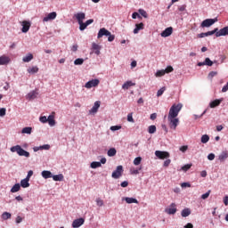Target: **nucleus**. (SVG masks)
I'll return each mask as SVG.
<instances>
[{
    "label": "nucleus",
    "mask_w": 228,
    "mask_h": 228,
    "mask_svg": "<svg viewBox=\"0 0 228 228\" xmlns=\"http://www.w3.org/2000/svg\"><path fill=\"white\" fill-rule=\"evenodd\" d=\"M125 200H126V204H138V200H136L134 198L126 197V198H125Z\"/></svg>",
    "instance_id": "28"
},
{
    "label": "nucleus",
    "mask_w": 228,
    "mask_h": 228,
    "mask_svg": "<svg viewBox=\"0 0 228 228\" xmlns=\"http://www.w3.org/2000/svg\"><path fill=\"white\" fill-rule=\"evenodd\" d=\"M140 163H142V157H136L134 159V165H135V167H138V165H140Z\"/></svg>",
    "instance_id": "43"
},
{
    "label": "nucleus",
    "mask_w": 228,
    "mask_h": 228,
    "mask_svg": "<svg viewBox=\"0 0 228 228\" xmlns=\"http://www.w3.org/2000/svg\"><path fill=\"white\" fill-rule=\"evenodd\" d=\"M90 24H94V19L87 20L86 22L82 21L79 25L80 31H85V29L88 28Z\"/></svg>",
    "instance_id": "10"
},
{
    "label": "nucleus",
    "mask_w": 228,
    "mask_h": 228,
    "mask_svg": "<svg viewBox=\"0 0 228 228\" xmlns=\"http://www.w3.org/2000/svg\"><path fill=\"white\" fill-rule=\"evenodd\" d=\"M165 213L167 215H175L177 213V205L171 203L169 207L165 209Z\"/></svg>",
    "instance_id": "5"
},
{
    "label": "nucleus",
    "mask_w": 228,
    "mask_h": 228,
    "mask_svg": "<svg viewBox=\"0 0 228 228\" xmlns=\"http://www.w3.org/2000/svg\"><path fill=\"white\" fill-rule=\"evenodd\" d=\"M119 129H122L121 126H110V131H118Z\"/></svg>",
    "instance_id": "52"
},
{
    "label": "nucleus",
    "mask_w": 228,
    "mask_h": 228,
    "mask_svg": "<svg viewBox=\"0 0 228 228\" xmlns=\"http://www.w3.org/2000/svg\"><path fill=\"white\" fill-rule=\"evenodd\" d=\"M155 156L159 158V159H168L170 153H168V151H156Z\"/></svg>",
    "instance_id": "7"
},
{
    "label": "nucleus",
    "mask_w": 228,
    "mask_h": 228,
    "mask_svg": "<svg viewBox=\"0 0 228 228\" xmlns=\"http://www.w3.org/2000/svg\"><path fill=\"white\" fill-rule=\"evenodd\" d=\"M10 61H11L10 57L6 55L0 56V65H8Z\"/></svg>",
    "instance_id": "19"
},
{
    "label": "nucleus",
    "mask_w": 228,
    "mask_h": 228,
    "mask_svg": "<svg viewBox=\"0 0 228 228\" xmlns=\"http://www.w3.org/2000/svg\"><path fill=\"white\" fill-rule=\"evenodd\" d=\"M29 28H31V23H29V21L24 20L22 22V33H28V31H29Z\"/></svg>",
    "instance_id": "17"
},
{
    "label": "nucleus",
    "mask_w": 228,
    "mask_h": 228,
    "mask_svg": "<svg viewBox=\"0 0 228 228\" xmlns=\"http://www.w3.org/2000/svg\"><path fill=\"white\" fill-rule=\"evenodd\" d=\"M148 133H150V134H154V133H156V126L151 125L148 127Z\"/></svg>",
    "instance_id": "37"
},
{
    "label": "nucleus",
    "mask_w": 228,
    "mask_h": 228,
    "mask_svg": "<svg viewBox=\"0 0 228 228\" xmlns=\"http://www.w3.org/2000/svg\"><path fill=\"white\" fill-rule=\"evenodd\" d=\"M20 186H21V188H29V180H28L26 178L21 180Z\"/></svg>",
    "instance_id": "29"
},
{
    "label": "nucleus",
    "mask_w": 228,
    "mask_h": 228,
    "mask_svg": "<svg viewBox=\"0 0 228 228\" xmlns=\"http://www.w3.org/2000/svg\"><path fill=\"white\" fill-rule=\"evenodd\" d=\"M181 186L183 188H191V184H190V183H183Z\"/></svg>",
    "instance_id": "58"
},
{
    "label": "nucleus",
    "mask_w": 228,
    "mask_h": 228,
    "mask_svg": "<svg viewBox=\"0 0 228 228\" xmlns=\"http://www.w3.org/2000/svg\"><path fill=\"white\" fill-rule=\"evenodd\" d=\"M127 121H128V122L134 123V118H133V113H129V114L127 115Z\"/></svg>",
    "instance_id": "53"
},
{
    "label": "nucleus",
    "mask_w": 228,
    "mask_h": 228,
    "mask_svg": "<svg viewBox=\"0 0 228 228\" xmlns=\"http://www.w3.org/2000/svg\"><path fill=\"white\" fill-rule=\"evenodd\" d=\"M20 183H16L11 189V192L12 193H17V191H20Z\"/></svg>",
    "instance_id": "31"
},
{
    "label": "nucleus",
    "mask_w": 228,
    "mask_h": 228,
    "mask_svg": "<svg viewBox=\"0 0 228 228\" xmlns=\"http://www.w3.org/2000/svg\"><path fill=\"white\" fill-rule=\"evenodd\" d=\"M167 120L169 122V127L175 131V129H177V126H179V118H167Z\"/></svg>",
    "instance_id": "8"
},
{
    "label": "nucleus",
    "mask_w": 228,
    "mask_h": 228,
    "mask_svg": "<svg viewBox=\"0 0 228 228\" xmlns=\"http://www.w3.org/2000/svg\"><path fill=\"white\" fill-rule=\"evenodd\" d=\"M181 215L183 218H186V216L191 215V210L190 208H184L182 210Z\"/></svg>",
    "instance_id": "27"
},
{
    "label": "nucleus",
    "mask_w": 228,
    "mask_h": 228,
    "mask_svg": "<svg viewBox=\"0 0 228 228\" xmlns=\"http://www.w3.org/2000/svg\"><path fill=\"white\" fill-rule=\"evenodd\" d=\"M83 224H85V218L80 217L78 219H75L72 223V227L73 228H77V227H81V225H83Z\"/></svg>",
    "instance_id": "13"
},
{
    "label": "nucleus",
    "mask_w": 228,
    "mask_h": 228,
    "mask_svg": "<svg viewBox=\"0 0 228 228\" xmlns=\"http://www.w3.org/2000/svg\"><path fill=\"white\" fill-rule=\"evenodd\" d=\"M179 151H181V152H185L186 151H188V145L181 146Z\"/></svg>",
    "instance_id": "56"
},
{
    "label": "nucleus",
    "mask_w": 228,
    "mask_h": 228,
    "mask_svg": "<svg viewBox=\"0 0 228 228\" xmlns=\"http://www.w3.org/2000/svg\"><path fill=\"white\" fill-rule=\"evenodd\" d=\"M39 120L42 122V124H45L47 122V117L42 116L39 118Z\"/></svg>",
    "instance_id": "55"
},
{
    "label": "nucleus",
    "mask_w": 228,
    "mask_h": 228,
    "mask_svg": "<svg viewBox=\"0 0 228 228\" xmlns=\"http://www.w3.org/2000/svg\"><path fill=\"white\" fill-rule=\"evenodd\" d=\"M218 72L216 71H211L209 74H208V77H210L211 78L215 77V76H217Z\"/></svg>",
    "instance_id": "62"
},
{
    "label": "nucleus",
    "mask_w": 228,
    "mask_h": 228,
    "mask_svg": "<svg viewBox=\"0 0 228 228\" xmlns=\"http://www.w3.org/2000/svg\"><path fill=\"white\" fill-rule=\"evenodd\" d=\"M31 60H33V55L28 53L27 56L23 57L22 61H24V63H29Z\"/></svg>",
    "instance_id": "32"
},
{
    "label": "nucleus",
    "mask_w": 228,
    "mask_h": 228,
    "mask_svg": "<svg viewBox=\"0 0 228 228\" xmlns=\"http://www.w3.org/2000/svg\"><path fill=\"white\" fill-rule=\"evenodd\" d=\"M102 167L101 162L94 161L91 163V168H99Z\"/></svg>",
    "instance_id": "39"
},
{
    "label": "nucleus",
    "mask_w": 228,
    "mask_h": 228,
    "mask_svg": "<svg viewBox=\"0 0 228 228\" xmlns=\"http://www.w3.org/2000/svg\"><path fill=\"white\" fill-rule=\"evenodd\" d=\"M32 129L33 128L27 126L22 129L21 133H23L24 134H31Z\"/></svg>",
    "instance_id": "35"
},
{
    "label": "nucleus",
    "mask_w": 228,
    "mask_h": 228,
    "mask_svg": "<svg viewBox=\"0 0 228 228\" xmlns=\"http://www.w3.org/2000/svg\"><path fill=\"white\" fill-rule=\"evenodd\" d=\"M139 13H140L142 17H144V19H147V12H145V10L140 9V10H139Z\"/></svg>",
    "instance_id": "51"
},
{
    "label": "nucleus",
    "mask_w": 228,
    "mask_h": 228,
    "mask_svg": "<svg viewBox=\"0 0 228 228\" xmlns=\"http://www.w3.org/2000/svg\"><path fill=\"white\" fill-rule=\"evenodd\" d=\"M134 83H132L131 81H126V83L123 84L122 88L123 90H129L131 86H134Z\"/></svg>",
    "instance_id": "26"
},
{
    "label": "nucleus",
    "mask_w": 228,
    "mask_h": 228,
    "mask_svg": "<svg viewBox=\"0 0 228 228\" xmlns=\"http://www.w3.org/2000/svg\"><path fill=\"white\" fill-rule=\"evenodd\" d=\"M41 175L44 179H51V177H53V173H51V171L45 170L41 173Z\"/></svg>",
    "instance_id": "22"
},
{
    "label": "nucleus",
    "mask_w": 228,
    "mask_h": 228,
    "mask_svg": "<svg viewBox=\"0 0 228 228\" xmlns=\"http://www.w3.org/2000/svg\"><path fill=\"white\" fill-rule=\"evenodd\" d=\"M52 177H53V181H63V179H64V176L61 174L54 175Z\"/></svg>",
    "instance_id": "34"
},
{
    "label": "nucleus",
    "mask_w": 228,
    "mask_h": 228,
    "mask_svg": "<svg viewBox=\"0 0 228 228\" xmlns=\"http://www.w3.org/2000/svg\"><path fill=\"white\" fill-rule=\"evenodd\" d=\"M47 122H48L49 126H51L52 127L53 126H56V120H54V115H50L47 118Z\"/></svg>",
    "instance_id": "24"
},
{
    "label": "nucleus",
    "mask_w": 228,
    "mask_h": 228,
    "mask_svg": "<svg viewBox=\"0 0 228 228\" xmlns=\"http://www.w3.org/2000/svg\"><path fill=\"white\" fill-rule=\"evenodd\" d=\"M108 35H110V31L102 28L99 30L97 38H102L103 37H108Z\"/></svg>",
    "instance_id": "15"
},
{
    "label": "nucleus",
    "mask_w": 228,
    "mask_h": 228,
    "mask_svg": "<svg viewBox=\"0 0 228 228\" xmlns=\"http://www.w3.org/2000/svg\"><path fill=\"white\" fill-rule=\"evenodd\" d=\"M210 194H211V191H208L206 192L205 194H202V195H201V199H202L203 200H206V199H208Z\"/></svg>",
    "instance_id": "49"
},
{
    "label": "nucleus",
    "mask_w": 228,
    "mask_h": 228,
    "mask_svg": "<svg viewBox=\"0 0 228 228\" xmlns=\"http://www.w3.org/2000/svg\"><path fill=\"white\" fill-rule=\"evenodd\" d=\"M108 41L109 42H113V40H115V35H111V32H110V35H108Z\"/></svg>",
    "instance_id": "54"
},
{
    "label": "nucleus",
    "mask_w": 228,
    "mask_h": 228,
    "mask_svg": "<svg viewBox=\"0 0 228 228\" xmlns=\"http://www.w3.org/2000/svg\"><path fill=\"white\" fill-rule=\"evenodd\" d=\"M107 154L110 158H113V156H117V150L115 148H110Z\"/></svg>",
    "instance_id": "30"
},
{
    "label": "nucleus",
    "mask_w": 228,
    "mask_h": 228,
    "mask_svg": "<svg viewBox=\"0 0 228 228\" xmlns=\"http://www.w3.org/2000/svg\"><path fill=\"white\" fill-rule=\"evenodd\" d=\"M165 90H167L166 87L160 88V89L157 92V97H161V95H163V94H165Z\"/></svg>",
    "instance_id": "45"
},
{
    "label": "nucleus",
    "mask_w": 228,
    "mask_h": 228,
    "mask_svg": "<svg viewBox=\"0 0 228 228\" xmlns=\"http://www.w3.org/2000/svg\"><path fill=\"white\" fill-rule=\"evenodd\" d=\"M228 35V27H224L221 28L219 31L216 32V37H226Z\"/></svg>",
    "instance_id": "14"
},
{
    "label": "nucleus",
    "mask_w": 228,
    "mask_h": 228,
    "mask_svg": "<svg viewBox=\"0 0 228 228\" xmlns=\"http://www.w3.org/2000/svg\"><path fill=\"white\" fill-rule=\"evenodd\" d=\"M57 15L58 14L56 13V12H50L47 14V16H45L43 19V22H49V20H54V19H56Z\"/></svg>",
    "instance_id": "11"
},
{
    "label": "nucleus",
    "mask_w": 228,
    "mask_h": 228,
    "mask_svg": "<svg viewBox=\"0 0 228 228\" xmlns=\"http://www.w3.org/2000/svg\"><path fill=\"white\" fill-rule=\"evenodd\" d=\"M4 115H6V109H0V117H4Z\"/></svg>",
    "instance_id": "57"
},
{
    "label": "nucleus",
    "mask_w": 228,
    "mask_h": 228,
    "mask_svg": "<svg viewBox=\"0 0 228 228\" xmlns=\"http://www.w3.org/2000/svg\"><path fill=\"white\" fill-rule=\"evenodd\" d=\"M209 142V135L204 134L201 136V143H208Z\"/></svg>",
    "instance_id": "38"
},
{
    "label": "nucleus",
    "mask_w": 228,
    "mask_h": 228,
    "mask_svg": "<svg viewBox=\"0 0 228 228\" xmlns=\"http://www.w3.org/2000/svg\"><path fill=\"white\" fill-rule=\"evenodd\" d=\"M28 74H37V72H38V67L34 66L32 68H28Z\"/></svg>",
    "instance_id": "33"
},
{
    "label": "nucleus",
    "mask_w": 228,
    "mask_h": 228,
    "mask_svg": "<svg viewBox=\"0 0 228 228\" xmlns=\"http://www.w3.org/2000/svg\"><path fill=\"white\" fill-rule=\"evenodd\" d=\"M143 28H144V25L142 22L135 24V28L134 29V35H137V33H140L141 29H143Z\"/></svg>",
    "instance_id": "21"
},
{
    "label": "nucleus",
    "mask_w": 228,
    "mask_h": 228,
    "mask_svg": "<svg viewBox=\"0 0 228 228\" xmlns=\"http://www.w3.org/2000/svg\"><path fill=\"white\" fill-rule=\"evenodd\" d=\"M96 202V206H98L99 208H102V206H104V200H102L101 198H97L95 200Z\"/></svg>",
    "instance_id": "36"
},
{
    "label": "nucleus",
    "mask_w": 228,
    "mask_h": 228,
    "mask_svg": "<svg viewBox=\"0 0 228 228\" xmlns=\"http://www.w3.org/2000/svg\"><path fill=\"white\" fill-rule=\"evenodd\" d=\"M99 83H101L99 79L97 78L92 79L86 83L85 88H87V89L94 88L95 86H99Z\"/></svg>",
    "instance_id": "6"
},
{
    "label": "nucleus",
    "mask_w": 228,
    "mask_h": 228,
    "mask_svg": "<svg viewBox=\"0 0 228 228\" xmlns=\"http://www.w3.org/2000/svg\"><path fill=\"white\" fill-rule=\"evenodd\" d=\"M41 151H49V149H51V145L49 144H45L40 146Z\"/></svg>",
    "instance_id": "50"
},
{
    "label": "nucleus",
    "mask_w": 228,
    "mask_h": 228,
    "mask_svg": "<svg viewBox=\"0 0 228 228\" xmlns=\"http://www.w3.org/2000/svg\"><path fill=\"white\" fill-rule=\"evenodd\" d=\"M127 186H129V182L124 181V182L121 183V187L122 188H127Z\"/></svg>",
    "instance_id": "59"
},
{
    "label": "nucleus",
    "mask_w": 228,
    "mask_h": 228,
    "mask_svg": "<svg viewBox=\"0 0 228 228\" xmlns=\"http://www.w3.org/2000/svg\"><path fill=\"white\" fill-rule=\"evenodd\" d=\"M215 22H218V19H207L203 20L200 24L201 28H211Z\"/></svg>",
    "instance_id": "3"
},
{
    "label": "nucleus",
    "mask_w": 228,
    "mask_h": 228,
    "mask_svg": "<svg viewBox=\"0 0 228 228\" xmlns=\"http://www.w3.org/2000/svg\"><path fill=\"white\" fill-rule=\"evenodd\" d=\"M99 108H101V102L97 101L94 102L93 108L89 110V113H97V111H99Z\"/></svg>",
    "instance_id": "18"
},
{
    "label": "nucleus",
    "mask_w": 228,
    "mask_h": 228,
    "mask_svg": "<svg viewBox=\"0 0 228 228\" xmlns=\"http://www.w3.org/2000/svg\"><path fill=\"white\" fill-rule=\"evenodd\" d=\"M205 65H208V67H213V61L209 58L205 59Z\"/></svg>",
    "instance_id": "47"
},
{
    "label": "nucleus",
    "mask_w": 228,
    "mask_h": 228,
    "mask_svg": "<svg viewBox=\"0 0 228 228\" xmlns=\"http://www.w3.org/2000/svg\"><path fill=\"white\" fill-rule=\"evenodd\" d=\"M37 95H38V93H37V91H31L28 94L27 99H28V101H33V99H37Z\"/></svg>",
    "instance_id": "20"
},
{
    "label": "nucleus",
    "mask_w": 228,
    "mask_h": 228,
    "mask_svg": "<svg viewBox=\"0 0 228 228\" xmlns=\"http://www.w3.org/2000/svg\"><path fill=\"white\" fill-rule=\"evenodd\" d=\"M33 175V171L30 170L28 172L27 177L25 179L28 180L31 179V176Z\"/></svg>",
    "instance_id": "61"
},
{
    "label": "nucleus",
    "mask_w": 228,
    "mask_h": 228,
    "mask_svg": "<svg viewBox=\"0 0 228 228\" xmlns=\"http://www.w3.org/2000/svg\"><path fill=\"white\" fill-rule=\"evenodd\" d=\"M222 104V100H214L209 103L210 108H216L217 106H220Z\"/></svg>",
    "instance_id": "25"
},
{
    "label": "nucleus",
    "mask_w": 228,
    "mask_h": 228,
    "mask_svg": "<svg viewBox=\"0 0 228 228\" xmlns=\"http://www.w3.org/2000/svg\"><path fill=\"white\" fill-rule=\"evenodd\" d=\"M184 228H193V224L191 223H188Z\"/></svg>",
    "instance_id": "64"
},
{
    "label": "nucleus",
    "mask_w": 228,
    "mask_h": 228,
    "mask_svg": "<svg viewBox=\"0 0 228 228\" xmlns=\"http://www.w3.org/2000/svg\"><path fill=\"white\" fill-rule=\"evenodd\" d=\"M172 33H174V28L172 27H168L161 32L160 36L163 38H167V37H170V35H172Z\"/></svg>",
    "instance_id": "12"
},
{
    "label": "nucleus",
    "mask_w": 228,
    "mask_h": 228,
    "mask_svg": "<svg viewBox=\"0 0 228 228\" xmlns=\"http://www.w3.org/2000/svg\"><path fill=\"white\" fill-rule=\"evenodd\" d=\"M83 63H85V60L81 58H78L74 61L75 65H83Z\"/></svg>",
    "instance_id": "42"
},
{
    "label": "nucleus",
    "mask_w": 228,
    "mask_h": 228,
    "mask_svg": "<svg viewBox=\"0 0 228 228\" xmlns=\"http://www.w3.org/2000/svg\"><path fill=\"white\" fill-rule=\"evenodd\" d=\"M164 72H166V74H170V72H174V68L172 66H167L166 69H164Z\"/></svg>",
    "instance_id": "48"
},
{
    "label": "nucleus",
    "mask_w": 228,
    "mask_h": 228,
    "mask_svg": "<svg viewBox=\"0 0 228 228\" xmlns=\"http://www.w3.org/2000/svg\"><path fill=\"white\" fill-rule=\"evenodd\" d=\"M11 152H17L19 156H24L25 158H29V151H27L24 149H22L20 145L11 147Z\"/></svg>",
    "instance_id": "2"
},
{
    "label": "nucleus",
    "mask_w": 228,
    "mask_h": 228,
    "mask_svg": "<svg viewBox=\"0 0 228 228\" xmlns=\"http://www.w3.org/2000/svg\"><path fill=\"white\" fill-rule=\"evenodd\" d=\"M228 158V152L227 151H223L219 156H218V159L221 162H224L225 159H227Z\"/></svg>",
    "instance_id": "23"
},
{
    "label": "nucleus",
    "mask_w": 228,
    "mask_h": 228,
    "mask_svg": "<svg viewBox=\"0 0 228 228\" xmlns=\"http://www.w3.org/2000/svg\"><path fill=\"white\" fill-rule=\"evenodd\" d=\"M191 168V164H186L183 167H181V170L183 172H188Z\"/></svg>",
    "instance_id": "41"
},
{
    "label": "nucleus",
    "mask_w": 228,
    "mask_h": 228,
    "mask_svg": "<svg viewBox=\"0 0 228 228\" xmlns=\"http://www.w3.org/2000/svg\"><path fill=\"white\" fill-rule=\"evenodd\" d=\"M208 159H209V161H213V159H215V154L214 153H209L208 155Z\"/></svg>",
    "instance_id": "60"
},
{
    "label": "nucleus",
    "mask_w": 228,
    "mask_h": 228,
    "mask_svg": "<svg viewBox=\"0 0 228 228\" xmlns=\"http://www.w3.org/2000/svg\"><path fill=\"white\" fill-rule=\"evenodd\" d=\"M124 173V167L122 166H118L116 170L112 173L113 179H119L122 177V174Z\"/></svg>",
    "instance_id": "4"
},
{
    "label": "nucleus",
    "mask_w": 228,
    "mask_h": 228,
    "mask_svg": "<svg viewBox=\"0 0 228 228\" xmlns=\"http://www.w3.org/2000/svg\"><path fill=\"white\" fill-rule=\"evenodd\" d=\"M74 17L77 20L78 25L80 26L83 20L86 19V14L85 12H77L74 15Z\"/></svg>",
    "instance_id": "9"
},
{
    "label": "nucleus",
    "mask_w": 228,
    "mask_h": 228,
    "mask_svg": "<svg viewBox=\"0 0 228 228\" xmlns=\"http://www.w3.org/2000/svg\"><path fill=\"white\" fill-rule=\"evenodd\" d=\"M181 110H183L182 103L173 104L169 110L167 118H177V116L179 115V111H181Z\"/></svg>",
    "instance_id": "1"
},
{
    "label": "nucleus",
    "mask_w": 228,
    "mask_h": 228,
    "mask_svg": "<svg viewBox=\"0 0 228 228\" xmlns=\"http://www.w3.org/2000/svg\"><path fill=\"white\" fill-rule=\"evenodd\" d=\"M216 31H218V28H216L212 31L205 32L206 33V37H211L212 35H215V33L216 34Z\"/></svg>",
    "instance_id": "46"
},
{
    "label": "nucleus",
    "mask_w": 228,
    "mask_h": 228,
    "mask_svg": "<svg viewBox=\"0 0 228 228\" xmlns=\"http://www.w3.org/2000/svg\"><path fill=\"white\" fill-rule=\"evenodd\" d=\"M170 163H172V160L170 159H167L165 162H164V167H168L170 165Z\"/></svg>",
    "instance_id": "63"
},
{
    "label": "nucleus",
    "mask_w": 228,
    "mask_h": 228,
    "mask_svg": "<svg viewBox=\"0 0 228 228\" xmlns=\"http://www.w3.org/2000/svg\"><path fill=\"white\" fill-rule=\"evenodd\" d=\"M92 51L99 56L101 54V45H97L96 43L92 44Z\"/></svg>",
    "instance_id": "16"
},
{
    "label": "nucleus",
    "mask_w": 228,
    "mask_h": 228,
    "mask_svg": "<svg viewBox=\"0 0 228 228\" xmlns=\"http://www.w3.org/2000/svg\"><path fill=\"white\" fill-rule=\"evenodd\" d=\"M166 74L165 69L158 70L155 74L156 77H162Z\"/></svg>",
    "instance_id": "44"
},
{
    "label": "nucleus",
    "mask_w": 228,
    "mask_h": 228,
    "mask_svg": "<svg viewBox=\"0 0 228 228\" xmlns=\"http://www.w3.org/2000/svg\"><path fill=\"white\" fill-rule=\"evenodd\" d=\"M2 218H3V220H8L9 218H12V214H10L8 212H4L2 215Z\"/></svg>",
    "instance_id": "40"
}]
</instances>
